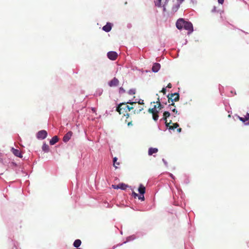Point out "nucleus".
<instances>
[{
  "label": "nucleus",
  "mask_w": 249,
  "mask_h": 249,
  "mask_svg": "<svg viewBox=\"0 0 249 249\" xmlns=\"http://www.w3.org/2000/svg\"><path fill=\"white\" fill-rule=\"evenodd\" d=\"M128 93L130 95H133L135 94V90L134 89H130L128 91Z\"/></svg>",
  "instance_id": "29"
},
{
  "label": "nucleus",
  "mask_w": 249,
  "mask_h": 249,
  "mask_svg": "<svg viewBox=\"0 0 249 249\" xmlns=\"http://www.w3.org/2000/svg\"><path fill=\"white\" fill-rule=\"evenodd\" d=\"M158 151V148L151 147L148 150V155L150 156L152 155L153 154L157 153Z\"/></svg>",
  "instance_id": "13"
},
{
  "label": "nucleus",
  "mask_w": 249,
  "mask_h": 249,
  "mask_svg": "<svg viewBox=\"0 0 249 249\" xmlns=\"http://www.w3.org/2000/svg\"><path fill=\"white\" fill-rule=\"evenodd\" d=\"M168 101L169 103H170L169 105L174 106L175 104L174 102H177L179 100V95L178 93H174L169 94L167 95Z\"/></svg>",
  "instance_id": "2"
},
{
  "label": "nucleus",
  "mask_w": 249,
  "mask_h": 249,
  "mask_svg": "<svg viewBox=\"0 0 249 249\" xmlns=\"http://www.w3.org/2000/svg\"><path fill=\"white\" fill-rule=\"evenodd\" d=\"M172 106H173L172 105H169V106H168L169 109L170 110H172L174 113H175V114H178V111L175 108H174V109H172Z\"/></svg>",
  "instance_id": "26"
},
{
  "label": "nucleus",
  "mask_w": 249,
  "mask_h": 249,
  "mask_svg": "<svg viewBox=\"0 0 249 249\" xmlns=\"http://www.w3.org/2000/svg\"><path fill=\"white\" fill-rule=\"evenodd\" d=\"M138 191L141 195H144L145 192V188L143 185L140 184L138 189Z\"/></svg>",
  "instance_id": "14"
},
{
  "label": "nucleus",
  "mask_w": 249,
  "mask_h": 249,
  "mask_svg": "<svg viewBox=\"0 0 249 249\" xmlns=\"http://www.w3.org/2000/svg\"><path fill=\"white\" fill-rule=\"evenodd\" d=\"M138 198L141 200V201H144V196L143 195H141L140 196H138Z\"/></svg>",
  "instance_id": "28"
},
{
  "label": "nucleus",
  "mask_w": 249,
  "mask_h": 249,
  "mask_svg": "<svg viewBox=\"0 0 249 249\" xmlns=\"http://www.w3.org/2000/svg\"><path fill=\"white\" fill-rule=\"evenodd\" d=\"M59 140V139L57 136H55L53 137L52 139L50 141V144L51 145H54Z\"/></svg>",
  "instance_id": "12"
},
{
  "label": "nucleus",
  "mask_w": 249,
  "mask_h": 249,
  "mask_svg": "<svg viewBox=\"0 0 249 249\" xmlns=\"http://www.w3.org/2000/svg\"><path fill=\"white\" fill-rule=\"evenodd\" d=\"M112 28V24L110 23H107V24L103 27V30L106 32H109Z\"/></svg>",
  "instance_id": "11"
},
{
  "label": "nucleus",
  "mask_w": 249,
  "mask_h": 249,
  "mask_svg": "<svg viewBox=\"0 0 249 249\" xmlns=\"http://www.w3.org/2000/svg\"><path fill=\"white\" fill-rule=\"evenodd\" d=\"M11 152L15 156L20 158H22V155L21 153V151L19 150L15 149L14 148H12Z\"/></svg>",
  "instance_id": "8"
},
{
  "label": "nucleus",
  "mask_w": 249,
  "mask_h": 249,
  "mask_svg": "<svg viewBox=\"0 0 249 249\" xmlns=\"http://www.w3.org/2000/svg\"><path fill=\"white\" fill-rule=\"evenodd\" d=\"M72 133L71 131H69L65 135V136L63 137V140L64 142H67L70 140L71 139V136H72Z\"/></svg>",
  "instance_id": "9"
},
{
  "label": "nucleus",
  "mask_w": 249,
  "mask_h": 249,
  "mask_svg": "<svg viewBox=\"0 0 249 249\" xmlns=\"http://www.w3.org/2000/svg\"><path fill=\"white\" fill-rule=\"evenodd\" d=\"M112 187L114 189H119V184L118 185H112Z\"/></svg>",
  "instance_id": "31"
},
{
  "label": "nucleus",
  "mask_w": 249,
  "mask_h": 249,
  "mask_svg": "<svg viewBox=\"0 0 249 249\" xmlns=\"http://www.w3.org/2000/svg\"><path fill=\"white\" fill-rule=\"evenodd\" d=\"M127 187H128V185L124 183H122L119 184V189L124 190H125Z\"/></svg>",
  "instance_id": "21"
},
{
  "label": "nucleus",
  "mask_w": 249,
  "mask_h": 249,
  "mask_svg": "<svg viewBox=\"0 0 249 249\" xmlns=\"http://www.w3.org/2000/svg\"><path fill=\"white\" fill-rule=\"evenodd\" d=\"M81 244V241L80 239H76L73 243V246L75 248H78Z\"/></svg>",
  "instance_id": "16"
},
{
  "label": "nucleus",
  "mask_w": 249,
  "mask_h": 249,
  "mask_svg": "<svg viewBox=\"0 0 249 249\" xmlns=\"http://www.w3.org/2000/svg\"><path fill=\"white\" fill-rule=\"evenodd\" d=\"M246 124L249 125V122L245 124Z\"/></svg>",
  "instance_id": "42"
},
{
  "label": "nucleus",
  "mask_w": 249,
  "mask_h": 249,
  "mask_svg": "<svg viewBox=\"0 0 249 249\" xmlns=\"http://www.w3.org/2000/svg\"><path fill=\"white\" fill-rule=\"evenodd\" d=\"M170 176L173 178V179H174V177L173 176V175L172 174H170Z\"/></svg>",
  "instance_id": "38"
},
{
  "label": "nucleus",
  "mask_w": 249,
  "mask_h": 249,
  "mask_svg": "<svg viewBox=\"0 0 249 249\" xmlns=\"http://www.w3.org/2000/svg\"><path fill=\"white\" fill-rule=\"evenodd\" d=\"M129 117L130 116H129V118L127 119V116H126V120L125 121L128 126L132 125V120L131 118H129Z\"/></svg>",
  "instance_id": "20"
},
{
  "label": "nucleus",
  "mask_w": 249,
  "mask_h": 249,
  "mask_svg": "<svg viewBox=\"0 0 249 249\" xmlns=\"http://www.w3.org/2000/svg\"><path fill=\"white\" fill-rule=\"evenodd\" d=\"M238 118L243 123H245L247 121L246 119L245 118V117H239L238 116Z\"/></svg>",
  "instance_id": "27"
},
{
  "label": "nucleus",
  "mask_w": 249,
  "mask_h": 249,
  "mask_svg": "<svg viewBox=\"0 0 249 249\" xmlns=\"http://www.w3.org/2000/svg\"><path fill=\"white\" fill-rule=\"evenodd\" d=\"M47 136V132L46 130H42L38 132L36 137L38 139H44Z\"/></svg>",
  "instance_id": "5"
},
{
  "label": "nucleus",
  "mask_w": 249,
  "mask_h": 249,
  "mask_svg": "<svg viewBox=\"0 0 249 249\" xmlns=\"http://www.w3.org/2000/svg\"><path fill=\"white\" fill-rule=\"evenodd\" d=\"M170 116V113L169 111H165L163 114V119L166 121L167 118Z\"/></svg>",
  "instance_id": "19"
},
{
  "label": "nucleus",
  "mask_w": 249,
  "mask_h": 249,
  "mask_svg": "<svg viewBox=\"0 0 249 249\" xmlns=\"http://www.w3.org/2000/svg\"><path fill=\"white\" fill-rule=\"evenodd\" d=\"M158 113H159V110L157 112L155 113L154 114L152 115L153 119L155 121H157L158 120V118H159Z\"/></svg>",
  "instance_id": "22"
},
{
  "label": "nucleus",
  "mask_w": 249,
  "mask_h": 249,
  "mask_svg": "<svg viewBox=\"0 0 249 249\" xmlns=\"http://www.w3.org/2000/svg\"><path fill=\"white\" fill-rule=\"evenodd\" d=\"M156 6L160 7L161 5V0H156L155 2Z\"/></svg>",
  "instance_id": "25"
},
{
  "label": "nucleus",
  "mask_w": 249,
  "mask_h": 249,
  "mask_svg": "<svg viewBox=\"0 0 249 249\" xmlns=\"http://www.w3.org/2000/svg\"><path fill=\"white\" fill-rule=\"evenodd\" d=\"M185 20L183 18L178 19L176 22V27L179 29L181 30L184 28V25H185Z\"/></svg>",
  "instance_id": "3"
},
{
  "label": "nucleus",
  "mask_w": 249,
  "mask_h": 249,
  "mask_svg": "<svg viewBox=\"0 0 249 249\" xmlns=\"http://www.w3.org/2000/svg\"><path fill=\"white\" fill-rule=\"evenodd\" d=\"M160 68V65L159 63H155L153 64L152 70L154 72H158Z\"/></svg>",
  "instance_id": "10"
},
{
  "label": "nucleus",
  "mask_w": 249,
  "mask_h": 249,
  "mask_svg": "<svg viewBox=\"0 0 249 249\" xmlns=\"http://www.w3.org/2000/svg\"><path fill=\"white\" fill-rule=\"evenodd\" d=\"M132 196L135 197L136 198V197L138 196V194L136 193L135 192H133L132 193Z\"/></svg>",
  "instance_id": "33"
},
{
  "label": "nucleus",
  "mask_w": 249,
  "mask_h": 249,
  "mask_svg": "<svg viewBox=\"0 0 249 249\" xmlns=\"http://www.w3.org/2000/svg\"><path fill=\"white\" fill-rule=\"evenodd\" d=\"M143 104V101L142 102H139V104Z\"/></svg>",
  "instance_id": "40"
},
{
  "label": "nucleus",
  "mask_w": 249,
  "mask_h": 249,
  "mask_svg": "<svg viewBox=\"0 0 249 249\" xmlns=\"http://www.w3.org/2000/svg\"><path fill=\"white\" fill-rule=\"evenodd\" d=\"M173 106H172V109H174V108L173 107Z\"/></svg>",
  "instance_id": "45"
},
{
  "label": "nucleus",
  "mask_w": 249,
  "mask_h": 249,
  "mask_svg": "<svg viewBox=\"0 0 249 249\" xmlns=\"http://www.w3.org/2000/svg\"><path fill=\"white\" fill-rule=\"evenodd\" d=\"M169 123H170V124H173V123H172V121H171H171H170V122H169Z\"/></svg>",
  "instance_id": "43"
},
{
  "label": "nucleus",
  "mask_w": 249,
  "mask_h": 249,
  "mask_svg": "<svg viewBox=\"0 0 249 249\" xmlns=\"http://www.w3.org/2000/svg\"><path fill=\"white\" fill-rule=\"evenodd\" d=\"M224 0H218V1L220 4H223Z\"/></svg>",
  "instance_id": "36"
},
{
  "label": "nucleus",
  "mask_w": 249,
  "mask_h": 249,
  "mask_svg": "<svg viewBox=\"0 0 249 249\" xmlns=\"http://www.w3.org/2000/svg\"><path fill=\"white\" fill-rule=\"evenodd\" d=\"M245 117L247 121H249V113H247L246 115L245 116Z\"/></svg>",
  "instance_id": "32"
},
{
  "label": "nucleus",
  "mask_w": 249,
  "mask_h": 249,
  "mask_svg": "<svg viewBox=\"0 0 249 249\" xmlns=\"http://www.w3.org/2000/svg\"><path fill=\"white\" fill-rule=\"evenodd\" d=\"M172 125L169 127V129L174 130L175 128H177L178 127L179 124L178 123H173Z\"/></svg>",
  "instance_id": "23"
},
{
  "label": "nucleus",
  "mask_w": 249,
  "mask_h": 249,
  "mask_svg": "<svg viewBox=\"0 0 249 249\" xmlns=\"http://www.w3.org/2000/svg\"><path fill=\"white\" fill-rule=\"evenodd\" d=\"M179 0V3H181L183 1H184V0Z\"/></svg>",
  "instance_id": "39"
},
{
  "label": "nucleus",
  "mask_w": 249,
  "mask_h": 249,
  "mask_svg": "<svg viewBox=\"0 0 249 249\" xmlns=\"http://www.w3.org/2000/svg\"><path fill=\"white\" fill-rule=\"evenodd\" d=\"M143 104V101L142 102H139V104Z\"/></svg>",
  "instance_id": "41"
},
{
  "label": "nucleus",
  "mask_w": 249,
  "mask_h": 249,
  "mask_svg": "<svg viewBox=\"0 0 249 249\" xmlns=\"http://www.w3.org/2000/svg\"><path fill=\"white\" fill-rule=\"evenodd\" d=\"M117 160L118 159L116 157H114L113 160V165L115 168H117V167L116 166V164L118 165H120V163L117 162Z\"/></svg>",
  "instance_id": "24"
},
{
  "label": "nucleus",
  "mask_w": 249,
  "mask_h": 249,
  "mask_svg": "<svg viewBox=\"0 0 249 249\" xmlns=\"http://www.w3.org/2000/svg\"><path fill=\"white\" fill-rule=\"evenodd\" d=\"M165 125H166V126H167L169 129V127H170V126H171V125H170V123H167V121H165Z\"/></svg>",
  "instance_id": "34"
},
{
  "label": "nucleus",
  "mask_w": 249,
  "mask_h": 249,
  "mask_svg": "<svg viewBox=\"0 0 249 249\" xmlns=\"http://www.w3.org/2000/svg\"><path fill=\"white\" fill-rule=\"evenodd\" d=\"M160 92H162L164 94H165L166 92V88H163L160 91Z\"/></svg>",
  "instance_id": "30"
},
{
  "label": "nucleus",
  "mask_w": 249,
  "mask_h": 249,
  "mask_svg": "<svg viewBox=\"0 0 249 249\" xmlns=\"http://www.w3.org/2000/svg\"><path fill=\"white\" fill-rule=\"evenodd\" d=\"M137 106V104L136 102H127L122 103L120 104L116 108V111L119 112L120 114H123L124 116H127V118H129V116L135 114L136 113H140L143 110L142 107H139L138 109L136 108Z\"/></svg>",
  "instance_id": "1"
},
{
  "label": "nucleus",
  "mask_w": 249,
  "mask_h": 249,
  "mask_svg": "<svg viewBox=\"0 0 249 249\" xmlns=\"http://www.w3.org/2000/svg\"><path fill=\"white\" fill-rule=\"evenodd\" d=\"M119 83V81L116 77H114L113 79H112L108 83V85L112 87H116L118 85Z\"/></svg>",
  "instance_id": "7"
},
{
  "label": "nucleus",
  "mask_w": 249,
  "mask_h": 249,
  "mask_svg": "<svg viewBox=\"0 0 249 249\" xmlns=\"http://www.w3.org/2000/svg\"><path fill=\"white\" fill-rule=\"evenodd\" d=\"M166 88H172V84L171 83H169Z\"/></svg>",
  "instance_id": "35"
},
{
  "label": "nucleus",
  "mask_w": 249,
  "mask_h": 249,
  "mask_svg": "<svg viewBox=\"0 0 249 249\" xmlns=\"http://www.w3.org/2000/svg\"><path fill=\"white\" fill-rule=\"evenodd\" d=\"M179 7V4L178 5L177 8H178Z\"/></svg>",
  "instance_id": "44"
},
{
  "label": "nucleus",
  "mask_w": 249,
  "mask_h": 249,
  "mask_svg": "<svg viewBox=\"0 0 249 249\" xmlns=\"http://www.w3.org/2000/svg\"><path fill=\"white\" fill-rule=\"evenodd\" d=\"M42 150L45 152H48L49 151V146L46 143H44L42 147Z\"/></svg>",
  "instance_id": "18"
},
{
  "label": "nucleus",
  "mask_w": 249,
  "mask_h": 249,
  "mask_svg": "<svg viewBox=\"0 0 249 249\" xmlns=\"http://www.w3.org/2000/svg\"><path fill=\"white\" fill-rule=\"evenodd\" d=\"M107 56L109 59L115 60L117 58L118 54L116 52L111 51L107 53Z\"/></svg>",
  "instance_id": "6"
},
{
  "label": "nucleus",
  "mask_w": 249,
  "mask_h": 249,
  "mask_svg": "<svg viewBox=\"0 0 249 249\" xmlns=\"http://www.w3.org/2000/svg\"><path fill=\"white\" fill-rule=\"evenodd\" d=\"M184 29L188 31V34H190L193 31V24L190 22L186 21L184 25Z\"/></svg>",
  "instance_id": "4"
},
{
  "label": "nucleus",
  "mask_w": 249,
  "mask_h": 249,
  "mask_svg": "<svg viewBox=\"0 0 249 249\" xmlns=\"http://www.w3.org/2000/svg\"><path fill=\"white\" fill-rule=\"evenodd\" d=\"M181 130H182V129H181V128H178V129H177V131H178V132H179H179H181Z\"/></svg>",
  "instance_id": "37"
},
{
  "label": "nucleus",
  "mask_w": 249,
  "mask_h": 249,
  "mask_svg": "<svg viewBox=\"0 0 249 249\" xmlns=\"http://www.w3.org/2000/svg\"><path fill=\"white\" fill-rule=\"evenodd\" d=\"M157 106L155 105L152 108H149L148 110V112L151 113L152 115L157 112L158 110L157 109Z\"/></svg>",
  "instance_id": "15"
},
{
  "label": "nucleus",
  "mask_w": 249,
  "mask_h": 249,
  "mask_svg": "<svg viewBox=\"0 0 249 249\" xmlns=\"http://www.w3.org/2000/svg\"><path fill=\"white\" fill-rule=\"evenodd\" d=\"M156 103H157V104L158 105V110H159V111L160 110H161L163 108V106L160 103L159 97L158 98L157 101Z\"/></svg>",
  "instance_id": "17"
}]
</instances>
